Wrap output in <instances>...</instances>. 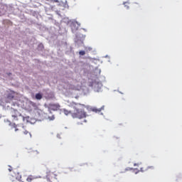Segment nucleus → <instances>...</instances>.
Instances as JSON below:
<instances>
[{
  "mask_svg": "<svg viewBox=\"0 0 182 182\" xmlns=\"http://www.w3.org/2000/svg\"><path fill=\"white\" fill-rule=\"evenodd\" d=\"M72 107L74 109V112L69 111L66 109H63V112L65 116L71 114L73 119H85L87 116V114L86 113V112H85V109H82L80 108L82 107V105L80 104L74 103L72 105Z\"/></svg>",
  "mask_w": 182,
  "mask_h": 182,
  "instance_id": "f257e3e1",
  "label": "nucleus"
},
{
  "mask_svg": "<svg viewBox=\"0 0 182 182\" xmlns=\"http://www.w3.org/2000/svg\"><path fill=\"white\" fill-rule=\"evenodd\" d=\"M46 177L47 181L48 182H59V179H58V174L54 172H48Z\"/></svg>",
  "mask_w": 182,
  "mask_h": 182,
  "instance_id": "f03ea898",
  "label": "nucleus"
},
{
  "mask_svg": "<svg viewBox=\"0 0 182 182\" xmlns=\"http://www.w3.org/2000/svg\"><path fill=\"white\" fill-rule=\"evenodd\" d=\"M10 114L11 117H13V122H18V120H19L18 117L22 116V114L18 112V109H15L13 108H11V109L10 110Z\"/></svg>",
  "mask_w": 182,
  "mask_h": 182,
  "instance_id": "7ed1b4c3",
  "label": "nucleus"
},
{
  "mask_svg": "<svg viewBox=\"0 0 182 182\" xmlns=\"http://www.w3.org/2000/svg\"><path fill=\"white\" fill-rule=\"evenodd\" d=\"M52 110H59L60 109V105L59 104H53L50 105Z\"/></svg>",
  "mask_w": 182,
  "mask_h": 182,
  "instance_id": "20e7f679",
  "label": "nucleus"
},
{
  "mask_svg": "<svg viewBox=\"0 0 182 182\" xmlns=\"http://www.w3.org/2000/svg\"><path fill=\"white\" fill-rule=\"evenodd\" d=\"M149 168H151V170H154V166H144L143 168H141V171L144 173V171H147V170H149Z\"/></svg>",
  "mask_w": 182,
  "mask_h": 182,
  "instance_id": "39448f33",
  "label": "nucleus"
},
{
  "mask_svg": "<svg viewBox=\"0 0 182 182\" xmlns=\"http://www.w3.org/2000/svg\"><path fill=\"white\" fill-rule=\"evenodd\" d=\"M23 134L26 136V137H32V134L28 131H24Z\"/></svg>",
  "mask_w": 182,
  "mask_h": 182,
  "instance_id": "423d86ee",
  "label": "nucleus"
},
{
  "mask_svg": "<svg viewBox=\"0 0 182 182\" xmlns=\"http://www.w3.org/2000/svg\"><path fill=\"white\" fill-rule=\"evenodd\" d=\"M36 99L37 100H41V99H42V94H41V93H37V94L36 95Z\"/></svg>",
  "mask_w": 182,
  "mask_h": 182,
  "instance_id": "0eeeda50",
  "label": "nucleus"
},
{
  "mask_svg": "<svg viewBox=\"0 0 182 182\" xmlns=\"http://www.w3.org/2000/svg\"><path fill=\"white\" fill-rule=\"evenodd\" d=\"M79 55H80L81 56H85V55H86V52L85 50H80L79 52Z\"/></svg>",
  "mask_w": 182,
  "mask_h": 182,
  "instance_id": "6e6552de",
  "label": "nucleus"
},
{
  "mask_svg": "<svg viewBox=\"0 0 182 182\" xmlns=\"http://www.w3.org/2000/svg\"><path fill=\"white\" fill-rule=\"evenodd\" d=\"M18 126H19V124H13V127L14 128V129H15V132H18V129H16V127H18Z\"/></svg>",
  "mask_w": 182,
  "mask_h": 182,
  "instance_id": "1a4fd4ad",
  "label": "nucleus"
},
{
  "mask_svg": "<svg viewBox=\"0 0 182 182\" xmlns=\"http://www.w3.org/2000/svg\"><path fill=\"white\" fill-rule=\"evenodd\" d=\"M21 174H19V173H17V176H16V180H21Z\"/></svg>",
  "mask_w": 182,
  "mask_h": 182,
  "instance_id": "9d476101",
  "label": "nucleus"
},
{
  "mask_svg": "<svg viewBox=\"0 0 182 182\" xmlns=\"http://www.w3.org/2000/svg\"><path fill=\"white\" fill-rule=\"evenodd\" d=\"M32 180H33V178H32V176H28V177L27 178V181H28V182H32Z\"/></svg>",
  "mask_w": 182,
  "mask_h": 182,
  "instance_id": "9b49d317",
  "label": "nucleus"
},
{
  "mask_svg": "<svg viewBox=\"0 0 182 182\" xmlns=\"http://www.w3.org/2000/svg\"><path fill=\"white\" fill-rule=\"evenodd\" d=\"M9 171H12V167L11 166H9Z\"/></svg>",
  "mask_w": 182,
  "mask_h": 182,
  "instance_id": "f8f14e48",
  "label": "nucleus"
},
{
  "mask_svg": "<svg viewBox=\"0 0 182 182\" xmlns=\"http://www.w3.org/2000/svg\"><path fill=\"white\" fill-rule=\"evenodd\" d=\"M124 6L127 7V9H129V6H127V5L125 4Z\"/></svg>",
  "mask_w": 182,
  "mask_h": 182,
  "instance_id": "ddd939ff",
  "label": "nucleus"
},
{
  "mask_svg": "<svg viewBox=\"0 0 182 182\" xmlns=\"http://www.w3.org/2000/svg\"><path fill=\"white\" fill-rule=\"evenodd\" d=\"M134 166H139V164H134Z\"/></svg>",
  "mask_w": 182,
  "mask_h": 182,
  "instance_id": "4468645a",
  "label": "nucleus"
},
{
  "mask_svg": "<svg viewBox=\"0 0 182 182\" xmlns=\"http://www.w3.org/2000/svg\"><path fill=\"white\" fill-rule=\"evenodd\" d=\"M85 108H86V106L84 105V109H85Z\"/></svg>",
  "mask_w": 182,
  "mask_h": 182,
  "instance_id": "2eb2a0df",
  "label": "nucleus"
}]
</instances>
